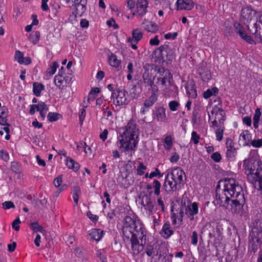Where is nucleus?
I'll use <instances>...</instances> for the list:
<instances>
[{
	"instance_id": "f257e3e1",
	"label": "nucleus",
	"mask_w": 262,
	"mask_h": 262,
	"mask_svg": "<svg viewBox=\"0 0 262 262\" xmlns=\"http://www.w3.org/2000/svg\"><path fill=\"white\" fill-rule=\"evenodd\" d=\"M215 206L225 209H230L233 214L242 216L246 212V199L244 190L238 182L233 178L220 180L215 189Z\"/></svg>"
},
{
	"instance_id": "f03ea898",
	"label": "nucleus",
	"mask_w": 262,
	"mask_h": 262,
	"mask_svg": "<svg viewBox=\"0 0 262 262\" xmlns=\"http://www.w3.org/2000/svg\"><path fill=\"white\" fill-rule=\"evenodd\" d=\"M122 232L124 241L129 242L131 244L133 256H138L146 244L148 232L145 225L139 217L134 219L126 216L124 219Z\"/></svg>"
},
{
	"instance_id": "7ed1b4c3",
	"label": "nucleus",
	"mask_w": 262,
	"mask_h": 262,
	"mask_svg": "<svg viewBox=\"0 0 262 262\" xmlns=\"http://www.w3.org/2000/svg\"><path fill=\"white\" fill-rule=\"evenodd\" d=\"M123 130L117 137V144L119 149L126 154L132 150L135 152L139 141V130L135 121L130 120Z\"/></svg>"
},
{
	"instance_id": "20e7f679",
	"label": "nucleus",
	"mask_w": 262,
	"mask_h": 262,
	"mask_svg": "<svg viewBox=\"0 0 262 262\" xmlns=\"http://www.w3.org/2000/svg\"><path fill=\"white\" fill-rule=\"evenodd\" d=\"M155 75H154L152 69L144 67V72L142 75V78L138 81L137 84L147 88L152 91H158L157 86L154 84Z\"/></svg>"
},
{
	"instance_id": "39448f33",
	"label": "nucleus",
	"mask_w": 262,
	"mask_h": 262,
	"mask_svg": "<svg viewBox=\"0 0 262 262\" xmlns=\"http://www.w3.org/2000/svg\"><path fill=\"white\" fill-rule=\"evenodd\" d=\"M156 71L155 79L158 85L166 86L167 82L171 84V81H173V75L168 69L159 67Z\"/></svg>"
},
{
	"instance_id": "423d86ee",
	"label": "nucleus",
	"mask_w": 262,
	"mask_h": 262,
	"mask_svg": "<svg viewBox=\"0 0 262 262\" xmlns=\"http://www.w3.org/2000/svg\"><path fill=\"white\" fill-rule=\"evenodd\" d=\"M243 169L247 175L249 182L252 184L255 188L258 187V181L255 175V166L249 160H245L243 163Z\"/></svg>"
},
{
	"instance_id": "0eeeda50",
	"label": "nucleus",
	"mask_w": 262,
	"mask_h": 262,
	"mask_svg": "<svg viewBox=\"0 0 262 262\" xmlns=\"http://www.w3.org/2000/svg\"><path fill=\"white\" fill-rule=\"evenodd\" d=\"M128 93L124 89L119 88L116 89V91L112 92L111 98L113 99V103L116 106H121L127 104Z\"/></svg>"
},
{
	"instance_id": "6e6552de",
	"label": "nucleus",
	"mask_w": 262,
	"mask_h": 262,
	"mask_svg": "<svg viewBox=\"0 0 262 262\" xmlns=\"http://www.w3.org/2000/svg\"><path fill=\"white\" fill-rule=\"evenodd\" d=\"M54 77V83L55 85L59 88L60 90H63L69 85H71L74 80V76L71 72H67L64 74L61 75L60 78H57Z\"/></svg>"
},
{
	"instance_id": "1a4fd4ad",
	"label": "nucleus",
	"mask_w": 262,
	"mask_h": 262,
	"mask_svg": "<svg viewBox=\"0 0 262 262\" xmlns=\"http://www.w3.org/2000/svg\"><path fill=\"white\" fill-rule=\"evenodd\" d=\"M72 14L75 18L81 17L87 10L88 0H74Z\"/></svg>"
},
{
	"instance_id": "9d476101",
	"label": "nucleus",
	"mask_w": 262,
	"mask_h": 262,
	"mask_svg": "<svg viewBox=\"0 0 262 262\" xmlns=\"http://www.w3.org/2000/svg\"><path fill=\"white\" fill-rule=\"evenodd\" d=\"M187 203L186 206L185 202L184 203L185 214L190 221H192L194 219V216L199 213V203L196 202H191L189 199Z\"/></svg>"
},
{
	"instance_id": "9b49d317",
	"label": "nucleus",
	"mask_w": 262,
	"mask_h": 262,
	"mask_svg": "<svg viewBox=\"0 0 262 262\" xmlns=\"http://www.w3.org/2000/svg\"><path fill=\"white\" fill-rule=\"evenodd\" d=\"M234 29L236 34H238L240 37L250 44H255V42L252 37L248 35L243 26L238 22H235L233 24Z\"/></svg>"
},
{
	"instance_id": "f8f14e48",
	"label": "nucleus",
	"mask_w": 262,
	"mask_h": 262,
	"mask_svg": "<svg viewBox=\"0 0 262 262\" xmlns=\"http://www.w3.org/2000/svg\"><path fill=\"white\" fill-rule=\"evenodd\" d=\"M235 145V143L232 139L230 138L226 139L225 143L226 147L227 148L226 157L229 161H233L237 154Z\"/></svg>"
},
{
	"instance_id": "ddd939ff",
	"label": "nucleus",
	"mask_w": 262,
	"mask_h": 262,
	"mask_svg": "<svg viewBox=\"0 0 262 262\" xmlns=\"http://www.w3.org/2000/svg\"><path fill=\"white\" fill-rule=\"evenodd\" d=\"M152 117L158 122H165L167 119L166 108L163 106H155L152 110Z\"/></svg>"
},
{
	"instance_id": "4468645a",
	"label": "nucleus",
	"mask_w": 262,
	"mask_h": 262,
	"mask_svg": "<svg viewBox=\"0 0 262 262\" xmlns=\"http://www.w3.org/2000/svg\"><path fill=\"white\" fill-rule=\"evenodd\" d=\"M148 2L147 0H137L136 11L133 13V15L140 17H143L147 13Z\"/></svg>"
},
{
	"instance_id": "2eb2a0df",
	"label": "nucleus",
	"mask_w": 262,
	"mask_h": 262,
	"mask_svg": "<svg viewBox=\"0 0 262 262\" xmlns=\"http://www.w3.org/2000/svg\"><path fill=\"white\" fill-rule=\"evenodd\" d=\"M183 175H185L184 170L181 167H177L174 168L171 172V179L174 183H177L179 186L181 188L184 185Z\"/></svg>"
},
{
	"instance_id": "dca6fc26",
	"label": "nucleus",
	"mask_w": 262,
	"mask_h": 262,
	"mask_svg": "<svg viewBox=\"0 0 262 262\" xmlns=\"http://www.w3.org/2000/svg\"><path fill=\"white\" fill-rule=\"evenodd\" d=\"M167 48L168 45H163L155 50V51L153 52V55H154L155 58H156L157 61L160 62H165Z\"/></svg>"
},
{
	"instance_id": "f3484780",
	"label": "nucleus",
	"mask_w": 262,
	"mask_h": 262,
	"mask_svg": "<svg viewBox=\"0 0 262 262\" xmlns=\"http://www.w3.org/2000/svg\"><path fill=\"white\" fill-rule=\"evenodd\" d=\"M163 187L166 192L170 193L177 191L178 189H181L179 188L177 183L174 181L169 180V174L167 173L165 177V183L163 185Z\"/></svg>"
},
{
	"instance_id": "a211bd4d",
	"label": "nucleus",
	"mask_w": 262,
	"mask_h": 262,
	"mask_svg": "<svg viewBox=\"0 0 262 262\" xmlns=\"http://www.w3.org/2000/svg\"><path fill=\"white\" fill-rule=\"evenodd\" d=\"M219 227H216L214 228L212 232L209 233V237L210 238H213L214 244L216 246H220L223 240V233Z\"/></svg>"
},
{
	"instance_id": "6ab92c4d",
	"label": "nucleus",
	"mask_w": 262,
	"mask_h": 262,
	"mask_svg": "<svg viewBox=\"0 0 262 262\" xmlns=\"http://www.w3.org/2000/svg\"><path fill=\"white\" fill-rule=\"evenodd\" d=\"M249 242L248 251L251 253H255L257 251L259 246L261 244L262 239L254 236V235L253 236L250 234Z\"/></svg>"
},
{
	"instance_id": "aec40b11",
	"label": "nucleus",
	"mask_w": 262,
	"mask_h": 262,
	"mask_svg": "<svg viewBox=\"0 0 262 262\" xmlns=\"http://www.w3.org/2000/svg\"><path fill=\"white\" fill-rule=\"evenodd\" d=\"M160 234L165 239L169 238L174 234V230L171 227L169 221H166L164 223L161 230L160 231Z\"/></svg>"
},
{
	"instance_id": "412c9836",
	"label": "nucleus",
	"mask_w": 262,
	"mask_h": 262,
	"mask_svg": "<svg viewBox=\"0 0 262 262\" xmlns=\"http://www.w3.org/2000/svg\"><path fill=\"white\" fill-rule=\"evenodd\" d=\"M178 10H191L194 6L192 0H177L176 3Z\"/></svg>"
},
{
	"instance_id": "4be33fe9",
	"label": "nucleus",
	"mask_w": 262,
	"mask_h": 262,
	"mask_svg": "<svg viewBox=\"0 0 262 262\" xmlns=\"http://www.w3.org/2000/svg\"><path fill=\"white\" fill-rule=\"evenodd\" d=\"M142 205H143L144 210L146 211V213L148 216L152 215L154 213L155 204L151 201V199L149 196H145V203L142 201Z\"/></svg>"
},
{
	"instance_id": "5701e85b",
	"label": "nucleus",
	"mask_w": 262,
	"mask_h": 262,
	"mask_svg": "<svg viewBox=\"0 0 262 262\" xmlns=\"http://www.w3.org/2000/svg\"><path fill=\"white\" fill-rule=\"evenodd\" d=\"M176 211H177V213L171 212L172 224L175 225L178 223L180 225L183 222L184 210L183 208H180L179 209L176 210Z\"/></svg>"
},
{
	"instance_id": "b1692460",
	"label": "nucleus",
	"mask_w": 262,
	"mask_h": 262,
	"mask_svg": "<svg viewBox=\"0 0 262 262\" xmlns=\"http://www.w3.org/2000/svg\"><path fill=\"white\" fill-rule=\"evenodd\" d=\"M186 92L189 97L195 99L198 96L196 85L193 80L189 81L185 86Z\"/></svg>"
},
{
	"instance_id": "393cba45",
	"label": "nucleus",
	"mask_w": 262,
	"mask_h": 262,
	"mask_svg": "<svg viewBox=\"0 0 262 262\" xmlns=\"http://www.w3.org/2000/svg\"><path fill=\"white\" fill-rule=\"evenodd\" d=\"M252 134L248 130H244L239 135V139L242 141L243 146H250L252 140Z\"/></svg>"
},
{
	"instance_id": "a878e982",
	"label": "nucleus",
	"mask_w": 262,
	"mask_h": 262,
	"mask_svg": "<svg viewBox=\"0 0 262 262\" xmlns=\"http://www.w3.org/2000/svg\"><path fill=\"white\" fill-rule=\"evenodd\" d=\"M104 234V231L100 229L94 228L89 231V235L91 237V241L99 242L103 237Z\"/></svg>"
},
{
	"instance_id": "bb28decb",
	"label": "nucleus",
	"mask_w": 262,
	"mask_h": 262,
	"mask_svg": "<svg viewBox=\"0 0 262 262\" xmlns=\"http://www.w3.org/2000/svg\"><path fill=\"white\" fill-rule=\"evenodd\" d=\"M117 180L120 184L121 186L124 188H128L133 184L134 181L131 177L129 178L128 174H126L125 176L123 174L119 176Z\"/></svg>"
},
{
	"instance_id": "cd10ccee",
	"label": "nucleus",
	"mask_w": 262,
	"mask_h": 262,
	"mask_svg": "<svg viewBox=\"0 0 262 262\" xmlns=\"http://www.w3.org/2000/svg\"><path fill=\"white\" fill-rule=\"evenodd\" d=\"M9 110L5 105L2 106L0 109V125L3 126H10L8 123Z\"/></svg>"
},
{
	"instance_id": "c85d7f7f",
	"label": "nucleus",
	"mask_w": 262,
	"mask_h": 262,
	"mask_svg": "<svg viewBox=\"0 0 262 262\" xmlns=\"http://www.w3.org/2000/svg\"><path fill=\"white\" fill-rule=\"evenodd\" d=\"M142 25L144 29L149 32L156 33L159 29V27L156 23L146 19L144 20Z\"/></svg>"
},
{
	"instance_id": "c756f323",
	"label": "nucleus",
	"mask_w": 262,
	"mask_h": 262,
	"mask_svg": "<svg viewBox=\"0 0 262 262\" xmlns=\"http://www.w3.org/2000/svg\"><path fill=\"white\" fill-rule=\"evenodd\" d=\"M107 61L109 65L111 67L115 68L118 70H120L121 69V60L118 59L117 56L114 54L111 53V54L108 55Z\"/></svg>"
},
{
	"instance_id": "7c9ffc66",
	"label": "nucleus",
	"mask_w": 262,
	"mask_h": 262,
	"mask_svg": "<svg viewBox=\"0 0 262 262\" xmlns=\"http://www.w3.org/2000/svg\"><path fill=\"white\" fill-rule=\"evenodd\" d=\"M33 107H36V111H44L45 112H47L49 110L48 106L42 101H40L37 104H32L30 105V108L29 110V114L31 115H33L35 114V111L33 110Z\"/></svg>"
},
{
	"instance_id": "2f4dec72",
	"label": "nucleus",
	"mask_w": 262,
	"mask_h": 262,
	"mask_svg": "<svg viewBox=\"0 0 262 262\" xmlns=\"http://www.w3.org/2000/svg\"><path fill=\"white\" fill-rule=\"evenodd\" d=\"M253 10L251 6H247L241 10L242 17L247 20H251L253 16Z\"/></svg>"
},
{
	"instance_id": "473e14b6",
	"label": "nucleus",
	"mask_w": 262,
	"mask_h": 262,
	"mask_svg": "<svg viewBox=\"0 0 262 262\" xmlns=\"http://www.w3.org/2000/svg\"><path fill=\"white\" fill-rule=\"evenodd\" d=\"M253 28L254 29L253 32L251 30L250 31L254 34L255 37L259 38L260 42L262 43V19L259 20L258 24L256 23L254 24Z\"/></svg>"
},
{
	"instance_id": "72a5a7b5",
	"label": "nucleus",
	"mask_w": 262,
	"mask_h": 262,
	"mask_svg": "<svg viewBox=\"0 0 262 262\" xmlns=\"http://www.w3.org/2000/svg\"><path fill=\"white\" fill-rule=\"evenodd\" d=\"M250 234L262 239V222L256 223Z\"/></svg>"
},
{
	"instance_id": "f704fd0d",
	"label": "nucleus",
	"mask_w": 262,
	"mask_h": 262,
	"mask_svg": "<svg viewBox=\"0 0 262 262\" xmlns=\"http://www.w3.org/2000/svg\"><path fill=\"white\" fill-rule=\"evenodd\" d=\"M256 167V166H255ZM256 169H255V175L258 181V186L262 182V161L258 160L256 161Z\"/></svg>"
},
{
	"instance_id": "c9c22d12",
	"label": "nucleus",
	"mask_w": 262,
	"mask_h": 262,
	"mask_svg": "<svg viewBox=\"0 0 262 262\" xmlns=\"http://www.w3.org/2000/svg\"><path fill=\"white\" fill-rule=\"evenodd\" d=\"M45 89V85L41 83L35 82L33 83V93L36 97L40 96L41 92Z\"/></svg>"
},
{
	"instance_id": "e433bc0d",
	"label": "nucleus",
	"mask_w": 262,
	"mask_h": 262,
	"mask_svg": "<svg viewBox=\"0 0 262 262\" xmlns=\"http://www.w3.org/2000/svg\"><path fill=\"white\" fill-rule=\"evenodd\" d=\"M156 91H152L151 94L149 97L144 101L143 104L145 107L150 108L157 101L158 96L156 94Z\"/></svg>"
},
{
	"instance_id": "4c0bfd02",
	"label": "nucleus",
	"mask_w": 262,
	"mask_h": 262,
	"mask_svg": "<svg viewBox=\"0 0 262 262\" xmlns=\"http://www.w3.org/2000/svg\"><path fill=\"white\" fill-rule=\"evenodd\" d=\"M131 40L135 43H138L143 37V32L140 28L133 29L132 32Z\"/></svg>"
},
{
	"instance_id": "58836bf2",
	"label": "nucleus",
	"mask_w": 262,
	"mask_h": 262,
	"mask_svg": "<svg viewBox=\"0 0 262 262\" xmlns=\"http://www.w3.org/2000/svg\"><path fill=\"white\" fill-rule=\"evenodd\" d=\"M219 93V89L217 87H213L208 89L203 92V97L205 99L210 98L212 96H216Z\"/></svg>"
},
{
	"instance_id": "ea45409f",
	"label": "nucleus",
	"mask_w": 262,
	"mask_h": 262,
	"mask_svg": "<svg viewBox=\"0 0 262 262\" xmlns=\"http://www.w3.org/2000/svg\"><path fill=\"white\" fill-rule=\"evenodd\" d=\"M73 199L76 205L78 204L79 195L81 193V189L78 186H74L72 187V192Z\"/></svg>"
},
{
	"instance_id": "a19ab883",
	"label": "nucleus",
	"mask_w": 262,
	"mask_h": 262,
	"mask_svg": "<svg viewBox=\"0 0 262 262\" xmlns=\"http://www.w3.org/2000/svg\"><path fill=\"white\" fill-rule=\"evenodd\" d=\"M173 138L172 135L166 136L163 141V146L166 150H169L171 149L173 144Z\"/></svg>"
},
{
	"instance_id": "79ce46f5",
	"label": "nucleus",
	"mask_w": 262,
	"mask_h": 262,
	"mask_svg": "<svg viewBox=\"0 0 262 262\" xmlns=\"http://www.w3.org/2000/svg\"><path fill=\"white\" fill-rule=\"evenodd\" d=\"M96 255L101 262H107L106 252L105 249H98L96 251Z\"/></svg>"
},
{
	"instance_id": "37998d69",
	"label": "nucleus",
	"mask_w": 262,
	"mask_h": 262,
	"mask_svg": "<svg viewBox=\"0 0 262 262\" xmlns=\"http://www.w3.org/2000/svg\"><path fill=\"white\" fill-rule=\"evenodd\" d=\"M31 229L35 233L40 232L43 233L45 232L43 228L40 226L38 222H32L30 224Z\"/></svg>"
},
{
	"instance_id": "c03bdc74",
	"label": "nucleus",
	"mask_w": 262,
	"mask_h": 262,
	"mask_svg": "<svg viewBox=\"0 0 262 262\" xmlns=\"http://www.w3.org/2000/svg\"><path fill=\"white\" fill-rule=\"evenodd\" d=\"M40 32L38 31H33L29 35V39L33 45H36L40 40Z\"/></svg>"
},
{
	"instance_id": "a18cd8bd",
	"label": "nucleus",
	"mask_w": 262,
	"mask_h": 262,
	"mask_svg": "<svg viewBox=\"0 0 262 262\" xmlns=\"http://www.w3.org/2000/svg\"><path fill=\"white\" fill-rule=\"evenodd\" d=\"M166 57L165 59V62L167 63L171 62L175 58L174 52L173 50L170 48L168 45V48L167 49Z\"/></svg>"
},
{
	"instance_id": "49530a36",
	"label": "nucleus",
	"mask_w": 262,
	"mask_h": 262,
	"mask_svg": "<svg viewBox=\"0 0 262 262\" xmlns=\"http://www.w3.org/2000/svg\"><path fill=\"white\" fill-rule=\"evenodd\" d=\"M62 117L61 114L55 112H49L47 115V119L51 122L57 121Z\"/></svg>"
},
{
	"instance_id": "de8ad7c7",
	"label": "nucleus",
	"mask_w": 262,
	"mask_h": 262,
	"mask_svg": "<svg viewBox=\"0 0 262 262\" xmlns=\"http://www.w3.org/2000/svg\"><path fill=\"white\" fill-rule=\"evenodd\" d=\"M225 130V127L224 126H220L219 128L216 129V130L215 131V137L216 140L219 141H221L222 140L223 138V135L224 132Z\"/></svg>"
},
{
	"instance_id": "09e8293b",
	"label": "nucleus",
	"mask_w": 262,
	"mask_h": 262,
	"mask_svg": "<svg viewBox=\"0 0 262 262\" xmlns=\"http://www.w3.org/2000/svg\"><path fill=\"white\" fill-rule=\"evenodd\" d=\"M180 103L176 100H171L168 102V107L171 112H176L178 110Z\"/></svg>"
},
{
	"instance_id": "8fccbe9b",
	"label": "nucleus",
	"mask_w": 262,
	"mask_h": 262,
	"mask_svg": "<svg viewBox=\"0 0 262 262\" xmlns=\"http://www.w3.org/2000/svg\"><path fill=\"white\" fill-rule=\"evenodd\" d=\"M161 187V183L158 180H155L153 181V188L155 189L154 194L155 195L158 196L160 195Z\"/></svg>"
},
{
	"instance_id": "3c124183",
	"label": "nucleus",
	"mask_w": 262,
	"mask_h": 262,
	"mask_svg": "<svg viewBox=\"0 0 262 262\" xmlns=\"http://www.w3.org/2000/svg\"><path fill=\"white\" fill-rule=\"evenodd\" d=\"M59 64L57 61H54L52 64L47 69V73L50 75H53L55 73L57 68L58 67Z\"/></svg>"
},
{
	"instance_id": "603ef678",
	"label": "nucleus",
	"mask_w": 262,
	"mask_h": 262,
	"mask_svg": "<svg viewBox=\"0 0 262 262\" xmlns=\"http://www.w3.org/2000/svg\"><path fill=\"white\" fill-rule=\"evenodd\" d=\"M86 106H85L86 107ZM86 115V111L85 109V107H83L82 108L80 109L79 112V124L81 126L83 123V121Z\"/></svg>"
},
{
	"instance_id": "864d4df0",
	"label": "nucleus",
	"mask_w": 262,
	"mask_h": 262,
	"mask_svg": "<svg viewBox=\"0 0 262 262\" xmlns=\"http://www.w3.org/2000/svg\"><path fill=\"white\" fill-rule=\"evenodd\" d=\"M250 146L254 148H260L262 147V139H254L252 140Z\"/></svg>"
},
{
	"instance_id": "5fc2aeb1",
	"label": "nucleus",
	"mask_w": 262,
	"mask_h": 262,
	"mask_svg": "<svg viewBox=\"0 0 262 262\" xmlns=\"http://www.w3.org/2000/svg\"><path fill=\"white\" fill-rule=\"evenodd\" d=\"M146 168V166L143 163H139L137 168V174L140 176H143L145 173L144 171Z\"/></svg>"
},
{
	"instance_id": "6e6d98bb",
	"label": "nucleus",
	"mask_w": 262,
	"mask_h": 262,
	"mask_svg": "<svg viewBox=\"0 0 262 262\" xmlns=\"http://www.w3.org/2000/svg\"><path fill=\"white\" fill-rule=\"evenodd\" d=\"M15 60L21 64L23 62V60L24 59V53L19 51L17 50L15 53Z\"/></svg>"
},
{
	"instance_id": "4d7b16f0",
	"label": "nucleus",
	"mask_w": 262,
	"mask_h": 262,
	"mask_svg": "<svg viewBox=\"0 0 262 262\" xmlns=\"http://www.w3.org/2000/svg\"><path fill=\"white\" fill-rule=\"evenodd\" d=\"M200 136L196 132L193 130L191 133V141L195 145L198 144L199 142Z\"/></svg>"
},
{
	"instance_id": "13d9d810",
	"label": "nucleus",
	"mask_w": 262,
	"mask_h": 262,
	"mask_svg": "<svg viewBox=\"0 0 262 262\" xmlns=\"http://www.w3.org/2000/svg\"><path fill=\"white\" fill-rule=\"evenodd\" d=\"M11 169L13 172L16 173H19L20 170V165L18 162L13 161L11 163Z\"/></svg>"
},
{
	"instance_id": "bf43d9fd",
	"label": "nucleus",
	"mask_w": 262,
	"mask_h": 262,
	"mask_svg": "<svg viewBox=\"0 0 262 262\" xmlns=\"http://www.w3.org/2000/svg\"><path fill=\"white\" fill-rule=\"evenodd\" d=\"M163 176V173H162L160 171V170L158 168H156L155 169V170L154 171H151L149 175V178L150 179H152L154 177H158V178H161Z\"/></svg>"
},
{
	"instance_id": "052dcab7",
	"label": "nucleus",
	"mask_w": 262,
	"mask_h": 262,
	"mask_svg": "<svg viewBox=\"0 0 262 262\" xmlns=\"http://www.w3.org/2000/svg\"><path fill=\"white\" fill-rule=\"evenodd\" d=\"M198 242V234L196 231H194L191 235V244L193 246H196Z\"/></svg>"
},
{
	"instance_id": "680f3d73",
	"label": "nucleus",
	"mask_w": 262,
	"mask_h": 262,
	"mask_svg": "<svg viewBox=\"0 0 262 262\" xmlns=\"http://www.w3.org/2000/svg\"><path fill=\"white\" fill-rule=\"evenodd\" d=\"M210 158L212 160L216 163L220 162L222 160V156L221 154L218 151L213 152L211 155Z\"/></svg>"
},
{
	"instance_id": "e2e57ef3",
	"label": "nucleus",
	"mask_w": 262,
	"mask_h": 262,
	"mask_svg": "<svg viewBox=\"0 0 262 262\" xmlns=\"http://www.w3.org/2000/svg\"><path fill=\"white\" fill-rule=\"evenodd\" d=\"M21 223L20 219L19 217H17L12 222V228L17 231L19 230L20 226L19 224Z\"/></svg>"
},
{
	"instance_id": "0e129e2a",
	"label": "nucleus",
	"mask_w": 262,
	"mask_h": 262,
	"mask_svg": "<svg viewBox=\"0 0 262 262\" xmlns=\"http://www.w3.org/2000/svg\"><path fill=\"white\" fill-rule=\"evenodd\" d=\"M0 158L5 162H7L9 160V155L6 150L0 151Z\"/></svg>"
},
{
	"instance_id": "69168bd1",
	"label": "nucleus",
	"mask_w": 262,
	"mask_h": 262,
	"mask_svg": "<svg viewBox=\"0 0 262 262\" xmlns=\"http://www.w3.org/2000/svg\"><path fill=\"white\" fill-rule=\"evenodd\" d=\"M62 182V175H59L57 177H56L54 180V184L55 187H59L61 185Z\"/></svg>"
},
{
	"instance_id": "338daca9",
	"label": "nucleus",
	"mask_w": 262,
	"mask_h": 262,
	"mask_svg": "<svg viewBox=\"0 0 262 262\" xmlns=\"http://www.w3.org/2000/svg\"><path fill=\"white\" fill-rule=\"evenodd\" d=\"M106 25L110 27H113L114 29L119 28V25L116 24L114 18H111L106 21Z\"/></svg>"
},
{
	"instance_id": "774afa93",
	"label": "nucleus",
	"mask_w": 262,
	"mask_h": 262,
	"mask_svg": "<svg viewBox=\"0 0 262 262\" xmlns=\"http://www.w3.org/2000/svg\"><path fill=\"white\" fill-rule=\"evenodd\" d=\"M145 252L147 256H152L154 254V246L151 245H148L146 248Z\"/></svg>"
}]
</instances>
